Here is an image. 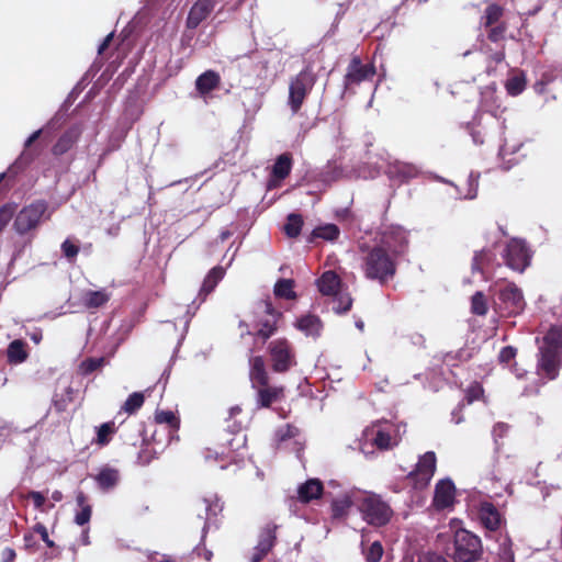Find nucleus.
Returning a JSON list of instances; mask_svg holds the SVG:
<instances>
[{"mask_svg":"<svg viewBox=\"0 0 562 562\" xmlns=\"http://www.w3.org/2000/svg\"><path fill=\"white\" fill-rule=\"evenodd\" d=\"M488 307L485 295L483 292L477 291L472 295L471 299V312L479 316H484L487 314Z\"/></svg>","mask_w":562,"mask_h":562,"instance_id":"nucleus-46","label":"nucleus"},{"mask_svg":"<svg viewBox=\"0 0 562 562\" xmlns=\"http://www.w3.org/2000/svg\"><path fill=\"white\" fill-rule=\"evenodd\" d=\"M277 525H266L260 535L255 552L250 559L251 562H260L274 547L277 541Z\"/></svg>","mask_w":562,"mask_h":562,"instance_id":"nucleus-19","label":"nucleus"},{"mask_svg":"<svg viewBox=\"0 0 562 562\" xmlns=\"http://www.w3.org/2000/svg\"><path fill=\"white\" fill-rule=\"evenodd\" d=\"M316 81L317 76L311 66H306L297 75L290 79L288 105L290 106L293 114L300 112L302 105L305 102V99L312 92Z\"/></svg>","mask_w":562,"mask_h":562,"instance_id":"nucleus-5","label":"nucleus"},{"mask_svg":"<svg viewBox=\"0 0 562 562\" xmlns=\"http://www.w3.org/2000/svg\"><path fill=\"white\" fill-rule=\"evenodd\" d=\"M352 506V499L348 494H345L338 498L331 501V518L342 519L346 518L349 509Z\"/></svg>","mask_w":562,"mask_h":562,"instance_id":"nucleus-37","label":"nucleus"},{"mask_svg":"<svg viewBox=\"0 0 562 562\" xmlns=\"http://www.w3.org/2000/svg\"><path fill=\"white\" fill-rule=\"evenodd\" d=\"M562 368V326H552L543 337L537 359V374L555 380Z\"/></svg>","mask_w":562,"mask_h":562,"instance_id":"nucleus-1","label":"nucleus"},{"mask_svg":"<svg viewBox=\"0 0 562 562\" xmlns=\"http://www.w3.org/2000/svg\"><path fill=\"white\" fill-rule=\"evenodd\" d=\"M26 346V342L21 339L11 341L7 349L8 362L11 364L24 362L29 357Z\"/></svg>","mask_w":562,"mask_h":562,"instance_id":"nucleus-33","label":"nucleus"},{"mask_svg":"<svg viewBox=\"0 0 562 562\" xmlns=\"http://www.w3.org/2000/svg\"><path fill=\"white\" fill-rule=\"evenodd\" d=\"M224 273V269L220 266L214 267L209 271L199 292V299L201 302H204L206 296L214 291L217 283L223 279Z\"/></svg>","mask_w":562,"mask_h":562,"instance_id":"nucleus-30","label":"nucleus"},{"mask_svg":"<svg viewBox=\"0 0 562 562\" xmlns=\"http://www.w3.org/2000/svg\"><path fill=\"white\" fill-rule=\"evenodd\" d=\"M341 285L339 276L331 270L325 271L317 279V288L323 295H336Z\"/></svg>","mask_w":562,"mask_h":562,"instance_id":"nucleus-27","label":"nucleus"},{"mask_svg":"<svg viewBox=\"0 0 562 562\" xmlns=\"http://www.w3.org/2000/svg\"><path fill=\"white\" fill-rule=\"evenodd\" d=\"M477 518L483 528L488 531H497L506 524V519L501 510L488 501H483L479 504Z\"/></svg>","mask_w":562,"mask_h":562,"instance_id":"nucleus-17","label":"nucleus"},{"mask_svg":"<svg viewBox=\"0 0 562 562\" xmlns=\"http://www.w3.org/2000/svg\"><path fill=\"white\" fill-rule=\"evenodd\" d=\"M503 258L507 267L518 272H522L530 263V254L526 244L517 238L507 243Z\"/></svg>","mask_w":562,"mask_h":562,"instance_id":"nucleus-13","label":"nucleus"},{"mask_svg":"<svg viewBox=\"0 0 562 562\" xmlns=\"http://www.w3.org/2000/svg\"><path fill=\"white\" fill-rule=\"evenodd\" d=\"M113 36H114V34L110 33L104 37V40L102 41V43L100 44V46L98 48L99 55H102L108 49V47L110 46V44L113 40Z\"/></svg>","mask_w":562,"mask_h":562,"instance_id":"nucleus-59","label":"nucleus"},{"mask_svg":"<svg viewBox=\"0 0 562 562\" xmlns=\"http://www.w3.org/2000/svg\"><path fill=\"white\" fill-rule=\"evenodd\" d=\"M144 394L140 392H134L130 394L126 401L124 402L122 411L127 414H134L144 405Z\"/></svg>","mask_w":562,"mask_h":562,"instance_id":"nucleus-44","label":"nucleus"},{"mask_svg":"<svg viewBox=\"0 0 562 562\" xmlns=\"http://www.w3.org/2000/svg\"><path fill=\"white\" fill-rule=\"evenodd\" d=\"M375 74L376 69L372 63L363 64L359 56H353L344 77L345 88L348 89L351 86L361 83L362 81L371 80Z\"/></svg>","mask_w":562,"mask_h":562,"instance_id":"nucleus-16","label":"nucleus"},{"mask_svg":"<svg viewBox=\"0 0 562 562\" xmlns=\"http://www.w3.org/2000/svg\"><path fill=\"white\" fill-rule=\"evenodd\" d=\"M292 170V156L290 153L281 154L274 161L271 177L276 180H284Z\"/></svg>","mask_w":562,"mask_h":562,"instance_id":"nucleus-32","label":"nucleus"},{"mask_svg":"<svg viewBox=\"0 0 562 562\" xmlns=\"http://www.w3.org/2000/svg\"><path fill=\"white\" fill-rule=\"evenodd\" d=\"M240 412H241L240 407H238V406H234V407H232V408L229 409V415H231V417H233V416H235V415L239 414Z\"/></svg>","mask_w":562,"mask_h":562,"instance_id":"nucleus-63","label":"nucleus"},{"mask_svg":"<svg viewBox=\"0 0 562 562\" xmlns=\"http://www.w3.org/2000/svg\"><path fill=\"white\" fill-rule=\"evenodd\" d=\"M378 246H383L384 249L398 258L402 256L408 246V239L406 231L401 226H386L380 233V241Z\"/></svg>","mask_w":562,"mask_h":562,"instance_id":"nucleus-12","label":"nucleus"},{"mask_svg":"<svg viewBox=\"0 0 562 562\" xmlns=\"http://www.w3.org/2000/svg\"><path fill=\"white\" fill-rule=\"evenodd\" d=\"M505 57L506 53L505 47L503 46L501 49L490 53L487 59L488 63H494L495 65H498L505 60Z\"/></svg>","mask_w":562,"mask_h":562,"instance_id":"nucleus-57","label":"nucleus"},{"mask_svg":"<svg viewBox=\"0 0 562 562\" xmlns=\"http://www.w3.org/2000/svg\"><path fill=\"white\" fill-rule=\"evenodd\" d=\"M249 379L254 389L267 386L270 382V376L262 356H252L249 358Z\"/></svg>","mask_w":562,"mask_h":562,"instance_id":"nucleus-22","label":"nucleus"},{"mask_svg":"<svg viewBox=\"0 0 562 562\" xmlns=\"http://www.w3.org/2000/svg\"><path fill=\"white\" fill-rule=\"evenodd\" d=\"M33 501L34 507L38 510H43V506L46 502L45 496L41 492L31 491L27 495Z\"/></svg>","mask_w":562,"mask_h":562,"instance_id":"nucleus-56","label":"nucleus"},{"mask_svg":"<svg viewBox=\"0 0 562 562\" xmlns=\"http://www.w3.org/2000/svg\"><path fill=\"white\" fill-rule=\"evenodd\" d=\"M505 8L498 3H490L480 18V26L484 30L486 37L492 43L503 42L506 37L508 24L503 20Z\"/></svg>","mask_w":562,"mask_h":562,"instance_id":"nucleus-7","label":"nucleus"},{"mask_svg":"<svg viewBox=\"0 0 562 562\" xmlns=\"http://www.w3.org/2000/svg\"><path fill=\"white\" fill-rule=\"evenodd\" d=\"M66 398L65 397H61V398H57V395H55V398H54V406L56 408V411L58 412H64L66 408H67V405L68 403L72 402L74 400V390L70 385H68L66 387Z\"/></svg>","mask_w":562,"mask_h":562,"instance_id":"nucleus-51","label":"nucleus"},{"mask_svg":"<svg viewBox=\"0 0 562 562\" xmlns=\"http://www.w3.org/2000/svg\"><path fill=\"white\" fill-rule=\"evenodd\" d=\"M217 2L218 0H196L189 10L186 27L188 30L198 29L201 23L209 19Z\"/></svg>","mask_w":562,"mask_h":562,"instance_id":"nucleus-18","label":"nucleus"},{"mask_svg":"<svg viewBox=\"0 0 562 562\" xmlns=\"http://www.w3.org/2000/svg\"><path fill=\"white\" fill-rule=\"evenodd\" d=\"M158 435V429L155 428L151 436H150V441L154 442V443H160L161 440L157 437Z\"/></svg>","mask_w":562,"mask_h":562,"instance_id":"nucleus-62","label":"nucleus"},{"mask_svg":"<svg viewBox=\"0 0 562 562\" xmlns=\"http://www.w3.org/2000/svg\"><path fill=\"white\" fill-rule=\"evenodd\" d=\"M337 302H338L337 306L334 307V310L337 313L342 314V313H347L348 311H350L351 305H352V299L348 294L339 295L337 299Z\"/></svg>","mask_w":562,"mask_h":562,"instance_id":"nucleus-54","label":"nucleus"},{"mask_svg":"<svg viewBox=\"0 0 562 562\" xmlns=\"http://www.w3.org/2000/svg\"><path fill=\"white\" fill-rule=\"evenodd\" d=\"M383 555V547L380 541H374L366 552L367 562H380Z\"/></svg>","mask_w":562,"mask_h":562,"instance_id":"nucleus-50","label":"nucleus"},{"mask_svg":"<svg viewBox=\"0 0 562 562\" xmlns=\"http://www.w3.org/2000/svg\"><path fill=\"white\" fill-rule=\"evenodd\" d=\"M526 83V76L520 71L506 80L505 88L509 95L516 97L525 90Z\"/></svg>","mask_w":562,"mask_h":562,"instance_id":"nucleus-41","label":"nucleus"},{"mask_svg":"<svg viewBox=\"0 0 562 562\" xmlns=\"http://www.w3.org/2000/svg\"><path fill=\"white\" fill-rule=\"evenodd\" d=\"M199 518L203 519L202 531L206 533L210 527L216 522L217 516L223 512V502L216 494L199 499L195 504Z\"/></svg>","mask_w":562,"mask_h":562,"instance_id":"nucleus-15","label":"nucleus"},{"mask_svg":"<svg viewBox=\"0 0 562 562\" xmlns=\"http://www.w3.org/2000/svg\"><path fill=\"white\" fill-rule=\"evenodd\" d=\"M14 207L10 204L2 205L0 207V233L4 229L8 223L12 220L14 215Z\"/></svg>","mask_w":562,"mask_h":562,"instance_id":"nucleus-52","label":"nucleus"},{"mask_svg":"<svg viewBox=\"0 0 562 562\" xmlns=\"http://www.w3.org/2000/svg\"><path fill=\"white\" fill-rule=\"evenodd\" d=\"M110 299L111 295L105 290H89L82 296V304L88 310L100 308L104 306Z\"/></svg>","mask_w":562,"mask_h":562,"instance_id":"nucleus-34","label":"nucleus"},{"mask_svg":"<svg viewBox=\"0 0 562 562\" xmlns=\"http://www.w3.org/2000/svg\"><path fill=\"white\" fill-rule=\"evenodd\" d=\"M155 424L156 426L164 427L168 431V441L171 440L172 436L180 428V419L176 414L171 411H159L157 409L155 413Z\"/></svg>","mask_w":562,"mask_h":562,"instance_id":"nucleus-26","label":"nucleus"},{"mask_svg":"<svg viewBox=\"0 0 562 562\" xmlns=\"http://www.w3.org/2000/svg\"><path fill=\"white\" fill-rule=\"evenodd\" d=\"M450 558L454 562H477L483 555V546L480 537L460 528L454 532Z\"/></svg>","mask_w":562,"mask_h":562,"instance_id":"nucleus-4","label":"nucleus"},{"mask_svg":"<svg viewBox=\"0 0 562 562\" xmlns=\"http://www.w3.org/2000/svg\"><path fill=\"white\" fill-rule=\"evenodd\" d=\"M106 363V360L104 357L99 358H87L81 361L79 364V373L81 375H89L93 373L94 371L101 369Z\"/></svg>","mask_w":562,"mask_h":562,"instance_id":"nucleus-43","label":"nucleus"},{"mask_svg":"<svg viewBox=\"0 0 562 562\" xmlns=\"http://www.w3.org/2000/svg\"><path fill=\"white\" fill-rule=\"evenodd\" d=\"M120 471L110 465L102 467L93 476L98 487L103 492L113 490L120 482Z\"/></svg>","mask_w":562,"mask_h":562,"instance_id":"nucleus-24","label":"nucleus"},{"mask_svg":"<svg viewBox=\"0 0 562 562\" xmlns=\"http://www.w3.org/2000/svg\"><path fill=\"white\" fill-rule=\"evenodd\" d=\"M494 260L495 254L491 249L476 251L472 260V272H479L484 277V279H487L488 268Z\"/></svg>","mask_w":562,"mask_h":562,"instance_id":"nucleus-28","label":"nucleus"},{"mask_svg":"<svg viewBox=\"0 0 562 562\" xmlns=\"http://www.w3.org/2000/svg\"><path fill=\"white\" fill-rule=\"evenodd\" d=\"M143 442L144 446L138 452L137 461L140 465H147L156 458L157 451L150 447L148 439L144 438Z\"/></svg>","mask_w":562,"mask_h":562,"instance_id":"nucleus-47","label":"nucleus"},{"mask_svg":"<svg viewBox=\"0 0 562 562\" xmlns=\"http://www.w3.org/2000/svg\"><path fill=\"white\" fill-rule=\"evenodd\" d=\"M359 510L363 519L374 527L385 526L393 516L391 506L376 494L366 496L359 505Z\"/></svg>","mask_w":562,"mask_h":562,"instance_id":"nucleus-9","label":"nucleus"},{"mask_svg":"<svg viewBox=\"0 0 562 562\" xmlns=\"http://www.w3.org/2000/svg\"><path fill=\"white\" fill-rule=\"evenodd\" d=\"M257 390V403L260 407H270L271 404L278 401L283 395L282 386H272L270 383L267 386H258Z\"/></svg>","mask_w":562,"mask_h":562,"instance_id":"nucleus-29","label":"nucleus"},{"mask_svg":"<svg viewBox=\"0 0 562 562\" xmlns=\"http://www.w3.org/2000/svg\"><path fill=\"white\" fill-rule=\"evenodd\" d=\"M480 400H484V389L481 383L474 381L467 387L462 405H471Z\"/></svg>","mask_w":562,"mask_h":562,"instance_id":"nucleus-45","label":"nucleus"},{"mask_svg":"<svg viewBox=\"0 0 562 562\" xmlns=\"http://www.w3.org/2000/svg\"><path fill=\"white\" fill-rule=\"evenodd\" d=\"M282 318L283 313L274 308L270 299L261 300L257 303L252 324L254 330H250L248 324L244 321L239 322V327L246 328L243 335H251L265 344L278 331Z\"/></svg>","mask_w":562,"mask_h":562,"instance_id":"nucleus-3","label":"nucleus"},{"mask_svg":"<svg viewBox=\"0 0 562 562\" xmlns=\"http://www.w3.org/2000/svg\"><path fill=\"white\" fill-rule=\"evenodd\" d=\"M46 210L47 203L44 200H38L24 206L14 220V228L16 233L24 235L36 228Z\"/></svg>","mask_w":562,"mask_h":562,"instance_id":"nucleus-11","label":"nucleus"},{"mask_svg":"<svg viewBox=\"0 0 562 562\" xmlns=\"http://www.w3.org/2000/svg\"><path fill=\"white\" fill-rule=\"evenodd\" d=\"M79 250V246L69 238L65 239L61 244V252L70 262L76 259Z\"/></svg>","mask_w":562,"mask_h":562,"instance_id":"nucleus-48","label":"nucleus"},{"mask_svg":"<svg viewBox=\"0 0 562 562\" xmlns=\"http://www.w3.org/2000/svg\"><path fill=\"white\" fill-rule=\"evenodd\" d=\"M81 133L82 131L79 125L68 127L53 145L52 154L59 157L68 153L78 143Z\"/></svg>","mask_w":562,"mask_h":562,"instance_id":"nucleus-21","label":"nucleus"},{"mask_svg":"<svg viewBox=\"0 0 562 562\" xmlns=\"http://www.w3.org/2000/svg\"><path fill=\"white\" fill-rule=\"evenodd\" d=\"M361 269L368 280L384 285L396 274L397 258L389 254L383 246L374 245L364 254Z\"/></svg>","mask_w":562,"mask_h":562,"instance_id":"nucleus-2","label":"nucleus"},{"mask_svg":"<svg viewBox=\"0 0 562 562\" xmlns=\"http://www.w3.org/2000/svg\"><path fill=\"white\" fill-rule=\"evenodd\" d=\"M300 435V429L291 424H286L280 427L277 431V436L280 441H286L289 439H293Z\"/></svg>","mask_w":562,"mask_h":562,"instance_id":"nucleus-49","label":"nucleus"},{"mask_svg":"<svg viewBox=\"0 0 562 562\" xmlns=\"http://www.w3.org/2000/svg\"><path fill=\"white\" fill-rule=\"evenodd\" d=\"M437 469V457L434 451H427L418 458L415 468L407 474L406 480L416 491L428 487Z\"/></svg>","mask_w":562,"mask_h":562,"instance_id":"nucleus-10","label":"nucleus"},{"mask_svg":"<svg viewBox=\"0 0 562 562\" xmlns=\"http://www.w3.org/2000/svg\"><path fill=\"white\" fill-rule=\"evenodd\" d=\"M2 562H13L15 559V551L12 548H4L1 553Z\"/></svg>","mask_w":562,"mask_h":562,"instance_id":"nucleus-58","label":"nucleus"},{"mask_svg":"<svg viewBox=\"0 0 562 562\" xmlns=\"http://www.w3.org/2000/svg\"><path fill=\"white\" fill-rule=\"evenodd\" d=\"M477 178H479V177L473 178V176H472V175L469 177V183H470V186L472 187V186H473V183H475V188H474V189H471V190H470V192H469V193H468V195H467V196H468V198H470V199H473V198H475V196H476V191H477Z\"/></svg>","mask_w":562,"mask_h":562,"instance_id":"nucleus-61","label":"nucleus"},{"mask_svg":"<svg viewBox=\"0 0 562 562\" xmlns=\"http://www.w3.org/2000/svg\"><path fill=\"white\" fill-rule=\"evenodd\" d=\"M295 327L307 336H319L323 324L318 316L308 314L300 317L295 323Z\"/></svg>","mask_w":562,"mask_h":562,"instance_id":"nucleus-31","label":"nucleus"},{"mask_svg":"<svg viewBox=\"0 0 562 562\" xmlns=\"http://www.w3.org/2000/svg\"><path fill=\"white\" fill-rule=\"evenodd\" d=\"M526 302L521 290L515 283L499 289L494 301V308L501 317H514L522 313Z\"/></svg>","mask_w":562,"mask_h":562,"instance_id":"nucleus-8","label":"nucleus"},{"mask_svg":"<svg viewBox=\"0 0 562 562\" xmlns=\"http://www.w3.org/2000/svg\"><path fill=\"white\" fill-rule=\"evenodd\" d=\"M340 229L336 224H325L313 229L308 237L310 243H314L316 238H321L328 241L338 239Z\"/></svg>","mask_w":562,"mask_h":562,"instance_id":"nucleus-35","label":"nucleus"},{"mask_svg":"<svg viewBox=\"0 0 562 562\" xmlns=\"http://www.w3.org/2000/svg\"><path fill=\"white\" fill-rule=\"evenodd\" d=\"M157 562H177V561H176L173 558H171V557H166V555H164V557L161 558V560H160V561H157Z\"/></svg>","mask_w":562,"mask_h":562,"instance_id":"nucleus-64","label":"nucleus"},{"mask_svg":"<svg viewBox=\"0 0 562 562\" xmlns=\"http://www.w3.org/2000/svg\"><path fill=\"white\" fill-rule=\"evenodd\" d=\"M456 486L449 479L440 480L435 486L432 504L437 509H445L453 505Z\"/></svg>","mask_w":562,"mask_h":562,"instance_id":"nucleus-20","label":"nucleus"},{"mask_svg":"<svg viewBox=\"0 0 562 562\" xmlns=\"http://www.w3.org/2000/svg\"><path fill=\"white\" fill-rule=\"evenodd\" d=\"M33 530H34V532L40 535L41 539L46 543L47 547H49V548L55 547V542L49 539L47 528L43 524H41V522L35 524V526L33 527Z\"/></svg>","mask_w":562,"mask_h":562,"instance_id":"nucleus-55","label":"nucleus"},{"mask_svg":"<svg viewBox=\"0 0 562 562\" xmlns=\"http://www.w3.org/2000/svg\"><path fill=\"white\" fill-rule=\"evenodd\" d=\"M394 427L391 423H374L364 431L366 439L371 442L379 450H389L397 445L393 439L392 432Z\"/></svg>","mask_w":562,"mask_h":562,"instance_id":"nucleus-14","label":"nucleus"},{"mask_svg":"<svg viewBox=\"0 0 562 562\" xmlns=\"http://www.w3.org/2000/svg\"><path fill=\"white\" fill-rule=\"evenodd\" d=\"M303 217L300 214L291 213L288 215L286 223L284 225V233L290 238H295L301 234L303 227Z\"/></svg>","mask_w":562,"mask_h":562,"instance_id":"nucleus-42","label":"nucleus"},{"mask_svg":"<svg viewBox=\"0 0 562 562\" xmlns=\"http://www.w3.org/2000/svg\"><path fill=\"white\" fill-rule=\"evenodd\" d=\"M221 85V76L215 70H206L195 80L196 91L205 97L216 90Z\"/></svg>","mask_w":562,"mask_h":562,"instance_id":"nucleus-25","label":"nucleus"},{"mask_svg":"<svg viewBox=\"0 0 562 562\" xmlns=\"http://www.w3.org/2000/svg\"><path fill=\"white\" fill-rule=\"evenodd\" d=\"M323 493V482L318 479H308L297 487V499L303 504H308L314 499L321 498Z\"/></svg>","mask_w":562,"mask_h":562,"instance_id":"nucleus-23","label":"nucleus"},{"mask_svg":"<svg viewBox=\"0 0 562 562\" xmlns=\"http://www.w3.org/2000/svg\"><path fill=\"white\" fill-rule=\"evenodd\" d=\"M267 352L274 373H285L297 364L295 348L284 337L270 341Z\"/></svg>","mask_w":562,"mask_h":562,"instance_id":"nucleus-6","label":"nucleus"},{"mask_svg":"<svg viewBox=\"0 0 562 562\" xmlns=\"http://www.w3.org/2000/svg\"><path fill=\"white\" fill-rule=\"evenodd\" d=\"M76 502L77 505L80 507V510L75 516V522L79 526H85L90 521L92 508L88 504V497L82 491H79L77 493Z\"/></svg>","mask_w":562,"mask_h":562,"instance_id":"nucleus-36","label":"nucleus"},{"mask_svg":"<svg viewBox=\"0 0 562 562\" xmlns=\"http://www.w3.org/2000/svg\"><path fill=\"white\" fill-rule=\"evenodd\" d=\"M42 134V130H37L34 133H32L29 138L25 140L24 144V151L20 155V157L16 159L15 165L19 166H27L30 165L35 157L38 155V151H34L33 149L27 150L32 144L40 138Z\"/></svg>","mask_w":562,"mask_h":562,"instance_id":"nucleus-38","label":"nucleus"},{"mask_svg":"<svg viewBox=\"0 0 562 562\" xmlns=\"http://www.w3.org/2000/svg\"><path fill=\"white\" fill-rule=\"evenodd\" d=\"M516 355H517L516 348H514L513 346H506L501 349L499 355H498V360L503 364H508L509 362H512L515 359Z\"/></svg>","mask_w":562,"mask_h":562,"instance_id":"nucleus-53","label":"nucleus"},{"mask_svg":"<svg viewBox=\"0 0 562 562\" xmlns=\"http://www.w3.org/2000/svg\"><path fill=\"white\" fill-rule=\"evenodd\" d=\"M97 429V437L94 439V443L100 447L108 446L112 440V437L116 434L117 427L113 420L103 423Z\"/></svg>","mask_w":562,"mask_h":562,"instance_id":"nucleus-39","label":"nucleus"},{"mask_svg":"<svg viewBox=\"0 0 562 562\" xmlns=\"http://www.w3.org/2000/svg\"><path fill=\"white\" fill-rule=\"evenodd\" d=\"M24 544L27 549H35L36 548V541L33 533H25L24 535Z\"/></svg>","mask_w":562,"mask_h":562,"instance_id":"nucleus-60","label":"nucleus"},{"mask_svg":"<svg viewBox=\"0 0 562 562\" xmlns=\"http://www.w3.org/2000/svg\"><path fill=\"white\" fill-rule=\"evenodd\" d=\"M294 285V280L292 279H279L274 284L273 293L279 299L295 300Z\"/></svg>","mask_w":562,"mask_h":562,"instance_id":"nucleus-40","label":"nucleus"}]
</instances>
